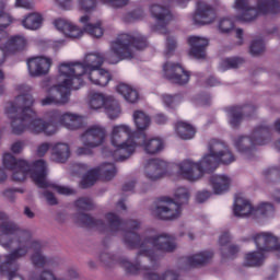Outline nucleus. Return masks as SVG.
<instances>
[{
	"label": "nucleus",
	"instance_id": "nucleus-8",
	"mask_svg": "<svg viewBox=\"0 0 280 280\" xmlns=\"http://www.w3.org/2000/svg\"><path fill=\"white\" fill-rule=\"evenodd\" d=\"M256 250L246 254L245 266H261L268 253H273L280 258V242L271 232H259L254 234Z\"/></svg>",
	"mask_w": 280,
	"mask_h": 280
},
{
	"label": "nucleus",
	"instance_id": "nucleus-22",
	"mask_svg": "<svg viewBox=\"0 0 280 280\" xmlns=\"http://www.w3.org/2000/svg\"><path fill=\"white\" fill-rule=\"evenodd\" d=\"M81 25H83L84 32L90 34L93 38H102L104 36V27L102 26V21L96 23H91V18L89 15H82L79 19Z\"/></svg>",
	"mask_w": 280,
	"mask_h": 280
},
{
	"label": "nucleus",
	"instance_id": "nucleus-24",
	"mask_svg": "<svg viewBox=\"0 0 280 280\" xmlns=\"http://www.w3.org/2000/svg\"><path fill=\"white\" fill-rule=\"evenodd\" d=\"M115 90L116 93L121 95L129 104H137V102H139V91H137V88L128 83H119L116 85Z\"/></svg>",
	"mask_w": 280,
	"mask_h": 280
},
{
	"label": "nucleus",
	"instance_id": "nucleus-41",
	"mask_svg": "<svg viewBox=\"0 0 280 280\" xmlns=\"http://www.w3.org/2000/svg\"><path fill=\"white\" fill-rule=\"evenodd\" d=\"M95 8V0H79V10L81 12H90Z\"/></svg>",
	"mask_w": 280,
	"mask_h": 280
},
{
	"label": "nucleus",
	"instance_id": "nucleus-30",
	"mask_svg": "<svg viewBox=\"0 0 280 280\" xmlns=\"http://www.w3.org/2000/svg\"><path fill=\"white\" fill-rule=\"evenodd\" d=\"M133 122L138 132H143V130H148V128H150L151 119L144 112L136 110L133 113Z\"/></svg>",
	"mask_w": 280,
	"mask_h": 280
},
{
	"label": "nucleus",
	"instance_id": "nucleus-29",
	"mask_svg": "<svg viewBox=\"0 0 280 280\" xmlns=\"http://www.w3.org/2000/svg\"><path fill=\"white\" fill-rule=\"evenodd\" d=\"M175 132L180 139L189 140L194 139L196 135V129L194 128V126L189 125V122L178 121L175 126Z\"/></svg>",
	"mask_w": 280,
	"mask_h": 280
},
{
	"label": "nucleus",
	"instance_id": "nucleus-57",
	"mask_svg": "<svg viewBox=\"0 0 280 280\" xmlns=\"http://www.w3.org/2000/svg\"><path fill=\"white\" fill-rule=\"evenodd\" d=\"M122 266L128 270V272H132V265L129 261L122 262Z\"/></svg>",
	"mask_w": 280,
	"mask_h": 280
},
{
	"label": "nucleus",
	"instance_id": "nucleus-60",
	"mask_svg": "<svg viewBox=\"0 0 280 280\" xmlns=\"http://www.w3.org/2000/svg\"><path fill=\"white\" fill-rule=\"evenodd\" d=\"M25 215H27V218H34V212H32V210H30L28 208H26L24 210Z\"/></svg>",
	"mask_w": 280,
	"mask_h": 280
},
{
	"label": "nucleus",
	"instance_id": "nucleus-64",
	"mask_svg": "<svg viewBox=\"0 0 280 280\" xmlns=\"http://www.w3.org/2000/svg\"><path fill=\"white\" fill-rule=\"evenodd\" d=\"M242 34H243V31L240 30V28H237V30H236V36H237V38L242 39Z\"/></svg>",
	"mask_w": 280,
	"mask_h": 280
},
{
	"label": "nucleus",
	"instance_id": "nucleus-21",
	"mask_svg": "<svg viewBox=\"0 0 280 280\" xmlns=\"http://www.w3.org/2000/svg\"><path fill=\"white\" fill-rule=\"evenodd\" d=\"M214 19L215 12H213L211 7L200 3L197 7V12L192 18V21L196 25H209V23H213Z\"/></svg>",
	"mask_w": 280,
	"mask_h": 280
},
{
	"label": "nucleus",
	"instance_id": "nucleus-58",
	"mask_svg": "<svg viewBox=\"0 0 280 280\" xmlns=\"http://www.w3.org/2000/svg\"><path fill=\"white\" fill-rule=\"evenodd\" d=\"M209 86H218V80L215 78H211L208 81Z\"/></svg>",
	"mask_w": 280,
	"mask_h": 280
},
{
	"label": "nucleus",
	"instance_id": "nucleus-48",
	"mask_svg": "<svg viewBox=\"0 0 280 280\" xmlns=\"http://www.w3.org/2000/svg\"><path fill=\"white\" fill-rule=\"evenodd\" d=\"M24 148H25V144L21 141H18L11 145V150L12 152H14V154H19V152H23Z\"/></svg>",
	"mask_w": 280,
	"mask_h": 280
},
{
	"label": "nucleus",
	"instance_id": "nucleus-27",
	"mask_svg": "<svg viewBox=\"0 0 280 280\" xmlns=\"http://www.w3.org/2000/svg\"><path fill=\"white\" fill-rule=\"evenodd\" d=\"M43 14L38 12L28 13L24 16V19L21 21L22 26H24L25 30L36 31L40 30L43 27Z\"/></svg>",
	"mask_w": 280,
	"mask_h": 280
},
{
	"label": "nucleus",
	"instance_id": "nucleus-7",
	"mask_svg": "<svg viewBox=\"0 0 280 280\" xmlns=\"http://www.w3.org/2000/svg\"><path fill=\"white\" fill-rule=\"evenodd\" d=\"M3 8L5 5L0 2V65L5 62L8 56H14L27 45V39L23 35L8 37L5 28L10 27L15 20L10 14L3 13Z\"/></svg>",
	"mask_w": 280,
	"mask_h": 280
},
{
	"label": "nucleus",
	"instance_id": "nucleus-35",
	"mask_svg": "<svg viewBox=\"0 0 280 280\" xmlns=\"http://www.w3.org/2000/svg\"><path fill=\"white\" fill-rule=\"evenodd\" d=\"M213 257V253L211 252H201L191 256L188 261L190 266H202V264H207L209 259Z\"/></svg>",
	"mask_w": 280,
	"mask_h": 280
},
{
	"label": "nucleus",
	"instance_id": "nucleus-9",
	"mask_svg": "<svg viewBox=\"0 0 280 280\" xmlns=\"http://www.w3.org/2000/svg\"><path fill=\"white\" fill-rule=\"evenodd\" d=\"M189 200V190L187 188H177L174 194V201L165 198L153 211L154 215L162 220H176L180 215V205Z\"/></svg>",
	"mask_w": 280,
	"mask_h": 280
},
{
	"label": "nucleus",
	"instance_id": "nucleus-40",
	"mask_svg": "<svg viewBox=\"0 0 280 280\" xmlns=\"http://www.w3.org/2000/svg\"><path fill=\"white\" fill-rule=\"evenodd\" d=\"M218 27L220 32H223V34H226V32H231V30H233V21H231L228 18H223L219 21Z\"/></svg>",
	"mask_w": 280,
	"mask_h": 280
},
{
	"label": "nucleus",
	"instance_id": "nucleus-56",
	"mask_svg": "<svg viewBox=\"0 0 280 280\" xmlns=\"http://www.w3.org/2000/svg\"><path fill=\"white\" fill-rule=\"evenodd\" d=\"M155 121L156 124H165V121H167V117L163 114H158L155 116Z\"/></svg>",
	"mask_w": 280,
	"mask_h": 280
},
{
	"label": "nucleus",
	"instance_id": "nucleus-61",
	"mask_svg": "<svg viewBox=\"0 0 280 280\" xmlns=\"http://www.w3.org/2000/svg\"><path fill=\"white\" fill-rule=\"evenodd\" d=\"M117 208L120 209L121 211H126V203H124V201H120Z\"/></svg>",
	"mask_w": 280,
	"mask_h": 280
},
{
	"label": "nucleus",
	"instance_id": "nucleus-59",
	"mask_svg": "<svg viewBox=\"0 0 280 280\" xmlns=\"http://www.w3.org/2000/svg\"><path fill=\"white\" fill-rule=\"evenodd\" d=\"M5 178H7L5 171H3V168H0V183H3Z\"/></svg>",
	"mask_w": 280,
	"mask_h": 280
},
{
	"label": "nucleus",
	"instance_id": "nucleus-36",
	"mask_svg": "<svg viewBox=\"0 0 280 280\" xmlns=\"http://www.w3.org/2000/svg\"><path fill=\"white\" fill-rule=\"evenodd\" d=\"M242 65V59L237 57L223 59L220 63L221 71H226L228 69H236Z\"/></svg>",
	"mask_w": 280,
	"mask_h": 280
},
{
	"label": "nucleus",
	"instance_id": "nucleus-4",
	"mask_svg": "<svg viewBox=\"0 0 280 280\" xmlns=\"http://www.w3.org/2000/svg\"><path fill=\"white\" fill-rule=\"evenodd\" d=\"M13 241L16 242L18 248L0 261V272L7 275L9 280H23V277L16 275V271L13 270L15 261L25 257L32 246L30 234L20 231L14 223L8 222L3 212H0V244L3 248H10Z\"/></svg>",
	"mask_w": 280,
	"mask_h": 280
},
{
	"label": "nucleus",
	"instance_id": "nucleus-42",
	"mask_svg": "<svg viewBox=\"0 0 280 280\" xmlns=\"http://www.w3.org/2000/svg\"><path fill=\"white\" fill-rule=\"evenodd\" d=\"M62 42H54L50 39H43L39 42V48L40 49H47L48 47H51L52 49H58L60 47Z\"/></svg>",
	"mask_w": 280,
	"mask_h": 280
},
{
	"label": "nucleus",
	"instance_id": "nucleus-63",
	"mask_svg": "<svg viewBox=\"0 0 280 280\" xmlns=\"http://www.w3.org/2000/svg\"><path fill=\"white\" fill-rule=\"evenodd\" d=\"M275 129L277 130V132H280V120L276 121Z\"/></svg>",
	"mask_w": 280,
	"mask_h": 280
},
{
	"label": "nucleus",
	"instance_id": "nucleus-62",
	"mask_svg": "<svg viewBox=\"0 0 280 280\" xmlns=\"http://www.w3.org/2000/svg\"><path fill=\"white\" fill-rule=\"evenodd\" d=\"M83 220L85 224H89V222H91V217H89L88 214H83Z\"/></svg>",
	"mask_w": 280,
	"mask_h": 280
},
{
	"label": "nucleus",
	"instance_id": "nucleus-10",
	"mask_svg": "<svg viewBox=\"0 0 280 280\" xmlns=\"http://www.w3.org/2000/svg\"><path fill=\"white\" fill-rule=\"evenodd\" d=\"M275 8H277L275 0H259L256 9L248 7V0H235L234 3V9L241 14L237 16V21H243L244 23L255 21L260 14L275 12Z\"/></svg>",
	"mask_w": 280,
	"mask_h": 280
},
{
	"label": "nucleus",
	"instance_id": "nucleus-20",
	"mask_svg": "<svg viewBox=\"0 0 280 280\" xmlns=\"http://www.w3.org/2000/svg\"><path fill=\"white\" fill-rule=\"evenodd\" d=\"M189 51L188 56L190 58H196L197 60H202L207 56L206 49L209 46V39L200 36L188 37Z\"/></svg>",
	"mask_w": 280,
	"mask_h": 280
},
{
	"label": "nucleus",
	"instance_id": "nucleus-3",
	"mask_svg": "<svg viewBox=\"0 0 280 280\" xmlns=\"http://www.w3.org/2000/svg\"><path fill=\"white\" fill-rule=\"evenodd\" d=\"M16 93L19 95L15 97L14 102L7 103L5 105V114L12 120V128L14 135H21L28 130L33 135H56L58 128L54 125V120L51 122H46L40 118L34 117V97L27 94L32 91V88L25 84H19L15 86Z\"/></svg>",
	"mask_w": 280,
	"mask_h": 280
},
{
	"label": "nucleus",
	"instance_id": "nucleus-6",
	"mask_svg": "<svg viewBox=\"0 0 280 280\" xmlns=\"http://www.w3.org/2000/svg\"><path fill=\"white\" fill-rule=\"evenodd\" d=\"M137 132L127 124L113 125L109 131V142L114 148L116 161H126L137 150Z\"/></svg>",
	"mask_w": 280,
	"mask_h": 280
},
{
	"label": "nucleus",
	"instance_id": "nucleus-16",
	"mask_svg": "<svg viewBox=\"0 0 280 280\" xmlns=\"http://www.w3.org/2000/svg\"><path fill=\"white\" fill-rule=\"evenodd\" d=\"M209 186L212 189V194L222 196L233 187V178L228 174H215L210 177Z\"/></svg>",
	"mask_w": 280,
	"mask_h": 280
},
{
	"label": "nucleus",
	"instance_id": "nucleus-19",
	"mask_svg": "<svg viewBox=\"0 0 280 280\" xmlns=\"http://www.w3.org/2000/svg\"><path fill=\"white\" fill-rule=\"evenodd\" d=\"M52 121L60 124V126H63L68 130H78V128H82L84 117L73 113L55 114Z\"/></svg>",
	"mask_w": 280,
	"mask_h": 280
},
{
	"label": "nucleus",
	"instance_id": "nucleus-18",
	"mask_svg": "<svg viewBox=\"0 0 280 280\" xmlns=\"http://www.w3.org/2000/svg\"><path fill=\"white\" fill-rule=\"evenodd\" d=\"M54 26L67 38H82L84 36V30L69 20L57 19L54 21Z\"/></svg>",
	"mask_w": 280,
	"mask_h": 280
},
{
	"label": "nucleus",
	"instance_id": "nucleus-52",
	"mask_svg": "<svg viewBox=\"0 0 280 280\" xmlns=\"http://www.w3.org/2000/svg\"><path fill=\"white\" fill-rule=\"evenodd\" d=\"M45 198H46L47 202H49L50 205H56V202H57L56 197H54V194H51V192H46Z\"/></svg>",
	"mask_w": 280,
	"mask_h": 280
},
{
	"label": "nucleus",
	"instance_id": "nucleus-26",
	"mask_svg": "<svg viewBox=\"0 0 280 280\" xmlns=\"http://www.w3.org/2000/svg\"><path fill=\"white\" fill-rule=\"evenodd\" d=\"M148 244H151V246H153V248L156 250H165L166 253H170L176 248L174 240H172V237L168 235H161L156 238H152L148 242Z\"/></svg>",
	"mask_w": 280,
	"mask_h": 280
},
{
	"label": "nucleus",
	"instance_id": "nucleus-33",
	"mask_svg": "<svg viewBox=\"0 0 280 280\" xmlns=\"http://www.w3.org/2000/svg\"><path fill=\"white\" fill-rule=\"evenodd\" d=\"M231 240V235L229 233L223 234L220 237V244L223 246V257H229L230 259H233L235 257V254L240 250L237 246L230 245L229 242Z\"/></svg>",
	"mask_w": 280,
	"mask_h": 280
},
{
	"label": "nucleus",
	"instance_id": "nucleus-23",
	"mask_svg": "<svg viewBox=\"0 0 280 280\" xmlns=\"http://www.w3.org/2000/svg\"><path fill=\"white\" fill-rule=\"evenodd\" d=\"M113 95H106L100 92H92L88 95V106L92 110H100L108 106V102L112 101Z\"/></svg>",
	"mask_w": 280,
	"mask_h": 280
},
{
	"label": "nucleus",
	"instance_id": "nucleus-39",
	"mask_svg": "<svg viewBox=\"0 0 280 280\" xmlns=\"http://www.w3.org/2000/svg\"><path fill=\"white\" fill-rule=\"evenodd\" d=\"M266 49L264 45V39L257 38L254 39L249 46V51L253 56H259Z\"/></svg>",
	"mask_w": 280,
	"mask_h": 280
},
{
	"label": "nucleus",
	"instance_id": "nucleus-31",
	"mask_svg": "<svg viewBox=\"0 0 280 280\" xmlns=\"http://www.w3.org/2000/svg\"><path fill=\"white\" fill-rule=\"evenodd\" d=\"M70 154L69 144L67 143H57L52 149V159L57 161V163H65Z\"/></svg>",
	"mask_w": 280,
	"mask_h": 280
},
{
	"label": "nucleus",
	"instance_id": "nucleus-34",
	"mask_svg": "<svg viewBox=\"0 0 280 280\" xmlns=\"http://www.w3.org/2000/svg\"><path fill=\"white\" fill-rule=\"evenodd\" d=\"M104 110L109 119H117V117L121 115V108L119 107L117 100H115V96H112V101L107 102Z\"/></svg>",
	"mask_w": 280,
	"mask_h": 280
},
{
	"label": "nucleus",
	"instance_id": "nucleus-46",
	"mask_svg": "<svg viewBox=\"0 0 280 280\" xmlns=\"http://www.w3.org/2000/svg\"><path fill=\"white\" fill-rule=\"evenodd\" d=\"M209 198H211V192H209V190H202L197 194L196 200L197 202H205L209 200Z\"/></svg>",
	"mask_w": 280,
	"mask_h": 280
},
{
	"label": "nucleus",
	"instance_id": "nucleus-50",
	"mask_svg": "<svg viewBox=\"0 0 280 280\" xmlns=\"http://www.w3.org/2000/svg\"><path fill=\"white\" fill-rule=\"evenodd\" d=\"M106 218L112 226H117L119 224V218L114 213H108Z\"/></svg>",
	"mask_w": 280,
	"mask_h": 280
},
{
	"label": "nucleus",
	"instance_id": "nucleus-13",
	"mask_svg": "<svg viewBox=\"0 0 280 280\" xmlns=\"http://www.w3.org/2000/svg\"><path fill=\"white\" fill-rule=\"evenodd\" d=\"M163 75L175 84H187L189 82V72L180 63L173 61H167L163 65Z\"/></svg>",
	"mask_w": 280,
	"mask_h": 280
},
{
	"label": "nucleus",
	"instance_id": "nucleus-37",
	"mask_svg": "<svg viewBox=\"0 0 280 280\" xmlns=\"http://www.w3.org/2000/svg\"><path fill=\"white\" fill-rule=\"evenodd\" d=\"M228 117H229L230 125L233 127L238 126L240 122L242 121V113L237 107L230 108L228 110Z\"/></svg>",
	"mask_w": 280,
	"mask_h": 280
},
{
	"label": "nucleus",
	"instance_id": "nucleus-45",
	"mask_svg": "<svg viewBox=\"0 0 280 280\" xmlns=\"http://www.w3.org/2000/svg\"><path fill=\"white\" fill-rule=\"evenodd\" d=\"M102 3H107L108 5H113L114 8H121L128 3V0H101Z\"/></svg>",
	"mask_w": 280,
	"mask_h": 280
},
{
	"label": "nucleus",
	"instance_id": "nucleus-55",
	"mask_svg": "<svg viewBox=\"0 0 280 280\" xmlns=\"http://www.w3.org/2000/svg\"><path fill=\"white\" fill-rule=\"evenodd\" d=\"M77 207H80L81 209H89V200L86 199H80L77 202Z\"/></svg>",
	"mask_w": 280,
	"mask_h": 280
},
{
	"label": "nucleus",
	"instance_id": "nucleus-49",
	"mask_svg": "<svg viewBox=\"0 0 280 280\" xmlns=\"http://www.w3.org/2000/svg\"><path fill=\"white\" fill-rule=\"evenodd\" d=\"M49 150V144L48 143H43L37 148V155L38 156H45Z\"/></svg>",
	"mask_w": 280,
	"mask_h": 280
},
{
	"label": "nucleus",
	"instance_id": "nucleus-5",
	"mask_svg": "<svg viewBox=\"0 0 280 280\" xmlns=\"http://www.w3.org/2000/svg\"><path fill=\"white\" fill-rule=\"evenodd\" d=\"M3 167L13 172L15 180H25L27 176L34 180L38 187H50L61 196H71L73 189L67 186L50 184L47 182V163L45 160H37L32 165L25 160H15L10 153H5L2 158Z\"/></svg>",
	"mask_w": 280,
	"mask_h": 280
},
{
	"label": "nucleus",
	"instance_id": "nucleus-43",
	"mask_svg": "<svg viewBox=\"0 0 280 280\" xmlns=\"http://www.w3.org/2000/svg\"><path fill=\"white\" fill-rule=\"evenodd\" d=\"M16 8H23L24 10H34V1L32 0H15Z\"/></svg>",
	"mask_w": 280,
	"mask_h": 280
},
{
	"label": "nucleus",
	"instance_id": "nucleus-47",
	"mask_svg": "<svg viewBox=\"0 0 280 280\" xmlns=\"http://www.w3.org/2000/svg\"><path fill=\"white\" fill-rule=\"evenodd\" d=\"M32 261H33V264H35V266H42V264H45V257L43 256L42 253H36L32 257Z\"/></svg>",
	"mask_w": 280,
	"mask_h": 280
},
{
	"label": "nucleus",
	"instance_id": "nucleus-1",
	"mask_svg": "<svg viewBox=\"0 0 280 280\" xmlns=\"http://www.w3.org/2000/svg\"><path fill=\"white\" fill-rule=\"evenodd\" d=\"M145 47H148L145 38L122 33L110 43L105 56L100 52H89L83 60L61 62L58 66V84L48 89L47 96L40 101L42 106L67 104L69 91L82 89L88 81L95 86H107L113 78L108 70L101 69L104 60H107L109 65H117L121 60H132L137 51Z\"/></svg>",
	"mask_w": 280,
	"mask_h": 280
},
{
	"label": "nucleus",
	"instance_id": "nucleus-38",
	"mask_svg": "<svg viewBox=\"0 0 280 280\" xmlns=\"http://www.w3.org/2000/svg\"><path fill=\"white\" fill-rule=\"evenodd\" d=\"M162 104L165 108H176V106L180 104V97L178 95L172 96L171 94H163Z\"/></svg>",
	"mask_w": 280,
	"mask_h": 280
},
{
	"label": "nucleus",
	"instance_id": "nucleus-28",
	"mask_svg": "<svg viewBox=\"0 0 280 280\" xmlns=\"http://www.w3.org/2000/svg\"><path fill=\"white\" fill-rule=\"evenodd\" d=\"M275 215V206L270 202H260L254 206V220L261 218H272Z\"/></svg>",
	"mask_w": 280,
	"mask_h": 280
},
{
	"label": "nucleus",
	"instance_id": "nucleus-32",
	"mask_svg": "<svg viewBox=\"0 0 280 280\" xmlns=\"http://www.w3.org/2000/svg\"><path fill=\"white\" fill-rule=\"evenodd\" d=\"M150 12L153 19L158 20L160 23H166V21H170L172 19V15L170 14V10L160 4L151 5Z\"/></svg>",
	"mask_w": 280,
	"mask_h": 280
},
{
	"label": "nucleus",
	"instance_id": "nucleus-2",
	"mask_svg": "<svg viewBox=\"0 0 280 280\" xmlns=\"http://www.w3.org/2000/svg\"><path fill=\"white\" fill-rule=\"evenodd\" d=\"M235 155L231 152L224 142L211 140L208 147V153L203 154L199 162L191 159L172 164L161 159H152L144 164V176L148 180H160L170 176L172 180L184 178L190 183L200 180L205 174L213 172L221 163L222 165H231L234 163Z\"/></svg>",
	"mask_w": 280,
	"mask_h": 280
},
{
	"label": "nucleus",
	"instance_id": "nucleus-12",
	"mask_svg": "<svg viewBox=\"0 0 280 280\" xmlns=\"http://www.w3.org/2000/svg\"><path fill=\"white\" fill-rule=\"evenodd\" d=\"M116 174L117 168L115 167V164H102L101 166L89 171L86 175L83 176L81 180V187H83L84 189H86V187H92V185H95V182L100 178H103V180H110L115 178Z\"/></svg>",
	"mask_w": 280,
	"mask_h": 280
},
{
	"label": "nucleus",
	"instance_id": "nucleus-51",
	"mask_svg": "<svg viewBox=\"0 0 280 280\" xmlns=\"http://www.w3.org/2000/svg\"><path fill=\"white\" fill-rule=\"evenodd\" d=\"M160 280H178V276L172 271L166 272Z\"/></svg>",
	"mask_w": 280,
	"mask_h": 280
},
{
	"label": "nucleus",
	"instance_id": "nucleus-44",
	"mask_svg": "<svg viewBox=\"0 0 280 280\" xmlns=\"http://www.w3.org/2000/svg\"><path fill=\"white\" fill-rule=\"evenodd\" d=\"M56 5L62 8V10H71L73 5V0H54Z\"/></svg>",
	"mask_w": 280,
	"mask_h": 280
},
{
	"label": "nucleus",
	"instance_id": "nucleus-53",
	"mask_svg": "<svg viewBox=\"0 0 280 280\" xmlns=\"http://www.w3.org/2000/svg\"><path fill=\"white\" fill-rule=\"evenodd\" d=\"M166 47L170 51H172L173 49H175L176 47V39L174 38H168L166 42Z\"/></svg>",
	"mask_w": 280,
	"mask_h": 280
},
{
	"label": "nucleus",
	"instance_id": "nucleus-11",
	"mask_svg": "<svg viewBox=\"0 0 280 280\" xmlns=\"http://www.w3.org/2000/svg\"><path fill=\"white\" fill-rule=\"evenodd\" d=\"M83 147L77 149L79 156L93 154V149L106 143V128L100 125L90 126L81 136Z\"/></svg>",
	"mask_w": 280,
	"mask_h": 280
},
{
	"label": "nucleus",
	"instance_id": "nucleus-17",
	"mask_svg": "<svg viewBox=\"0 0 280 280\" xmlns=\"http://www.w3.org/2000/svg\"><path fill=\"white\" fill-rule=\"evenodd\" d=\"M233 214L236 218H254L255 206L244 195H236L233 206Z\"/></svg>",
	"mask_w": 280,
	"mask_h": 280
},
{
	"label": "nucleus",
	"instance_id": "nucleus-54",
	"mask_svg": "<svg viewBox=\"0 0 280 280\" xmlns=\"http://www.w3.org/2000/svg\"><path fill=\"white\" fill-rule=\"evenodd\" d=\"M271 198L276 205H280V189L275 190L271 195Z\"/></svg>",
	"mask_w": 280,
	"mask_h": 280
},
{
	"label": "nucleus",
	"instance_id": "nucleus-25",
	"mask_svg": "<svg viewBox=\"0 0 280 280\" xmlns=\"http://www.w3.org/2000/svg\"><path fill=\"white\" fill-rule=\"evenodd\" d=\"M147 152V154H159L165 148V143L161 138H144L142 142H137Z\"/></svg>",
	"mask_w": 280,
	"mask_h": 280
},
{
	"label": "nucleus",
	"instance_id": "nucleus-15",
	"mask_svg": "<svg viewBox=\"0 0 280 280\" xmlns=\"http://www.w3.org/2000/svg\"><path fill=\"white\" fill-rule=\"evenodd\" d=\"M233 145L241 154H250L253 145H264L261 140V131H255L250 138L246 136H238L233 139Z\"/></svg>",
	"mask_w": 280,
	"mask_h": 280
},
{
	"label": "nucleus",
	"instance_id": "nucleus-14",
	"mask_svg": "<svg viewBox=\"0 0 280 280\" xmlns=\"http://www.w3.org/2000/svg\"><path fill=\"white\" fill-rule=\"evenodd\" d=\"M54 65V59L47 56H36L27 60V69L31 78L47 75Z\"/></svg>",
	"mask_w": 280,
	"mask_h": 280
}]
</instances>
